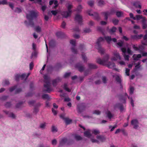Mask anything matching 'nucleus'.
<instances>
[{
	"label": "nucleus",
	"mask_w": 147,
	"mask_h": 147,
	"mask_svg": "<svg viewBox=\"0 0 147 147\" xmlns=\"http://www.w3.org/2000/svg\"><path fill=\"white\" fill-rule=\"evenodd\" d=\"M43 78H44V82L46 84L44 85L45 87L47 88L46 90L43 89V92H47L48 93H49L51 91L50 88V77L48 76L47 75H45L44 76Z\"/></svg>",
	"instance_id": "nucleus-1"
},
{
	"label": "nucleus",
	"mask_w": 147,
	"mask_h": 147,
	"mask_svg": "<svg viewBox=\"0 0 147 147\" xmlns=\"http://www.w3.org/2000/svg\"><path fill=\"white\" fill-rule=\"evenodd\" d=\"M109 59V55H105L102 59L100 58H98L96 59V62L102 65L105 64L108 60Z\"/></svg>",
	"instance_id": "nucleus-2"
},
{
	"label": "nucleus",
	"mask_w": 147,
	"mask_h": 147,
	"mask_svg": "<svg viewBox=\"0 0 147 147\" xmlns=\"http://www.w3.org/2000/svg\"><path fill=\"white\" fill-rule=\"evenodd\" d=\"M37 16V13L34 11H30L29 14H27L26 18L28 19H33L36 18Z\"/></svg>",
	"instance_id": "nucleus-3"
},
{
	"label": "nucleus",
	"mask_w": 147,
	"mask_h": 147,
	"mask_svg": "<svg viewBox=\"0 0 147 147\" xmlns=\"http://www.w3.org/2000/svg\"><path fill=\"white\" fill-rule=\"evenodd\" d=\"M84 103H82L78 104L77 106V110L78 113H81L84 111L86 108Z\"/></svg>",
	"instance_id": "nucleus-4"
},
{
	"label": "nucleus",
	"mask_w": 147,
	"mask_h": 147,
	"mask_svg": "<svg viewBox=\"0 0 147 147\" xmlns=\"http://www.w3.org/2000/svg\"><path fill=\"white\" fill-rule=\"evenodd\" d=\"M70 42L73 46V47L71 48L72 52L75 54H77V50L75 49L76 41L75 40H70Z\"/></svg>",
	"instance_id": "nucleus-5"
},
{
	"label": "nucleus",
	"mask_w": 147,
	"mask_h": 147,
	"mask_svg": "<svg viewBox=\"0 0 147 147\" xmlns=\"http://www.w3.org/2000/svg\"><path fill=\"white\" fill-rule=\"evenodd\" d=\"M75 20L77 21L79 24L80 25L82 24V19L81 15L79 14L76 15L75 17Z\"/></svg>",
	"instance_id": "nucleus-6"
},
{
	"label": "nucleus",
	"mask_w": 147,
	"mask_h": 147,
	"mask_svg": "<svg viewBox=\"0 0 147 147\" xmlns=\"http://www.w3.org/2000/svg\"><path fill=\"white\" fill-rule=\"evenodd\" d=\"M75 67L80 72H82L84 69V67L80 63L76 64L75 65Z\"/></svg>",
	"instance_id": "nucleus-7"
},
{
	"label": "nucleus",
	"mask_w": 147,
	"mask_h": 147,
	"mask_svg": "<svg viewBox=\"0 0 147 147\" xmlns=\"http://www.w3.org/2000/svg\"><path fill=\"white\" fill-rule=\"evenodd\" d=\"M138 122L136 119L132 120L131 121V124L134 125V128L137 129L138 127Z\"/></svg>",
	"instance_id": "nucleus-8"
},
{
	"label": "nucleus",
	"mask_w": 147,
	"mask_h": 147,
	"mask_svg": "<svg viewBox=\"0 0 147 147\" xmlns=\"http://www.w3.org/2000/svg\"><path fill=\"white\" fill-rule=\"evenodd\" d=\"M114 56L111 59L112 61H116L117 60H120L121 57L119 53L117 52H115L114 53Z\"/></svg>",
	"instance_id": "nucleus-9"
},
{
	"label": "nucleus",
	"mask_w": 147,
	"mask_h": 147,
	"mask_svg": "<svg viewBox=\"0 0 147 147\" xmlns=\"http://www.w3.org/2000/svg\"><path fill=\"white\" fill-rule=\"evenodd\" d=\"M61 80V79L59 77H57V78L52 81V84L53 86H56L57 84L60 82Z\"/></svg>",
	"instance_id": "nucleus-10"
},
{
	"label": "nucleus",
	"mask_w": 147,
	"mask_h": 147,
	"mask_svg": "<svg viewBox=\"0 0 147 147\" xmlns=\"http://www.w3.org/2000/svg\"><path fill=\"white\" fill-rule=\"evenodd\" d=\"M88 13L89 15L93 16L95 20L98 21L100 19V17L98 13L95 12L93 14H91L90 11H88Z\"/></svg>",
	"instance_id": "nucleus-11"
},
{
	"label": "nucleus",
	"mask_w": 147,
	"mask_h": 147,
	"mask_svg": "<svg viewBox=\"0 0 147 147\" xmlns=\"http://www.w3.org/2000/svg\"><path fill=\"white\" fill-rule=\"evenodd\" d=\"M96 47L98 50V51L101 54H103L105 52V50L104 49L101 48V45H96Z\"/></svg>",
	"instance_id": "nucleus-12"
},
{
	"label": "nucleus",
	"mask_w": 147,
	"mask_h": 147,
	"mask_svg": "<svg viewBox=\"0 0 147 147\" xmlns=\"http://www.w3.org/2000/svg\"><path fill=\"white\" fill-rule=\"evenodd\" d=\"M143 36V35L142 34H140L139 35H131V38L133 40H138L140 39Z\"/></svg>",
	"instance_id": "nucleus-13"
},
{
	"label": "nucleus",
	"mask_w": 147,
	"mask_h": 147,
	"mask_svg": "<svg viewBox=\"0 0 147 147\" xmlns=\"http://www.w3.org/2000/svg\"><path fill=\"white\" fill-rule=\"evenodd\" d=\"M71 13L68 11H64L62 13V15L63 17L67 18L71 15Z\"/></svg>",
	"instance_id": "nucleus-14"
},
{
	"label": "nucleus",
	"mask_w": 147,
	"mask_h": 147,
	"mask_svg": "<svg viewBox=\"0 0 147 147\" xmlns=\"http://www.w3.org/2000/svg\"><path fill=\"white\" fill-rule=\"evenodd\" d=\"M142 56L140 54H134L132 56L134 60L136 61L139 60L141 57Z\"/></svg>",
	"instance_id": "nucleus-15"
},
{
	"label": "nucleus",
	"mask_w": 147,
	"mask_h": 147,
	"mask_svg": "<svg viewBox=\"0 0 147 147\" xmlns=\"http://www.w3.org/2000/svg\"><path fill=\"white\" fill-rule=\"evenodd\" d=\"M96 138L102 142H104L106 140L105 137L103 135H99L96 136Z\"/></svg>",
	"instance_id": "nucleus-16"
},
{
	"label": "nucleus",
	"mask_w": 147,
	"mask_h": 147,
	"mask_svg": "<svg viewBox=\"0 0 147 147\" xmlns=\"http://www.w3.org/2000/svg\"><path fill=\"white\" fill-rule=\"evenodd\" d=\"M107 66L109 68H112L115 66V65L113 62H109L107 64Z\"/></svg>",
	"instance_id": "nucleus-17"
},
{
	"label": "nucleus",
	"mask_w": 147,
	"mask_h": 147,
	"mask_svg": "<svg viewBox=\"0 0 147 147\" xmlns=\"http://www.w3.org/2000/svg\"><path fill=\"white\" fill-rule=\"evenodd\" d=\"M67 140L66 138H64L62 139L60 142V145L61 146H62L66 143Z\"/></svg>",
	"instance_id": "nucleus-18"
},
{
	"label": "nucleus",
	"mask_w": 147,
	"mask_h": 147,
	"mask_svg": "<svg viewBox=\"0 0 147 147\" xmlns=\"http://www.w3.org/2000/svg\"><path fill=\"white\" fill-rule=\"evenodd\" d=\"M88 66L89 68L91 69H95L97 68V66L94 64L89 63L88 64Z\"/></svg>",
	"instance_id": "nucleus-19"
},
{
	"label": "nucleus",
	"mask_w": 147,
	"mask_h": 147,
	"mask_svg": "<svg viewBox=\"0 0 147 147\" xmlns=\"http://www.w3.org/2000/svg\"><path fill=\"white\" fill-rule=\"evenodd\" d=\"M63 35L64 33L61 32H58L56 33V35L58 38H62Z\"/></svg>",
	"instance_id": "nucleus-20"
},
{
	"label": "nucleus",
	"mask_w": 147,
	"mask_h": 147,
	"mask_svg": "<svg viewBox=\"0 0 147 147\" xmlns=\"http://www.w3.org/2000/svg\"><path fill=\"white\" fill-rule=\"evenodd\" d=\"M115 80L117 82L120 84L121 86L122 87V85L121 84V78H120L119 76H117L115 78Z\"/></svg>",
	"instance_id": "nucleus-21"
},
{
	"label": "nucleus",
	"mask_w": 147,
	"mask_h": 147,
	"mask_svg": "<svg viewBox=\"0 0 147 147\" xmlns=\"http://www.w3.org/2000/svg\"><path fill=\"white\" fill-rule=\"evenodd\" d=\"M74 138L77 141L80 140L82 139V138L81 136L76 134L74 135Z\"/></svg>",
	"instance_id": "nucleus-22"
},
{
	"label": "nucleus",
	"mask_w": 147,
	"mask_h": 147,
	"mask_svg": "<svg viewBox=\"0 0 147 147\" xmlns=\"http://www.w3.org/2000/svg\"><path fill=\"white\" fill-rule=\"evenodd\" d=\"M109 13V12L108 11L103 12L102 13V14L104 15L105 19L106 20H107L108 18V16L110 15Z\"/></svg>",
	"instance_id": "nucleus-23"
},
{
	"label": "nucleus",
	"mask_w": 147,
	"mask_h": 147,
	"mask_svg": "<svg viewBox=\"0 0 147 147\" xmlns=\"http://www.w3.org/2000/svg\"><path fill=\"white\" fill-rule=\"evenodd\" d=\"M104 40L103 38L102 37H100L97 40V41L96 42V45H101L100 44V42Z\"/></svg>",
	"instance_id": "nucleus-24"
},
{
	"label": "nucleus",
	"mask_w": 147,
	"mask_h": 147,
	"mask_svg": "<svg viewBox=\"0 0 147 147\" xmlns=\"http://www.w3.org/2000/svg\"><path fill=\"white\" fill-rule=\"evenodd\" d=\"M55 42L53 40H51L49 42V46L50 47H53L55 46Z\"/></svg>",
	"instance_id": "nucleus-25"
},
{
	"label": "nucleus",
	"mask_w": 147,
	"mask_h": 147,
	"mask_svg": "<svg viewBox=\"0 0 147 147\" xmlns=\"http://www.w3.org/2000/svg\"><path fill=\"white\" fill-rule=\"evenodd\" d=\"M140 63V62H138L137 65L135 66V67L134 69V71H135L139 69L141 67Z\"/></svg>",
	"instance_id": "nucleus-26"
},
{
	"label": "nucleus",
	"mask_w": 147,
	"mask_h": 147,
	"mask_svg": "<svg viewBox=\"0 0 147 147\" xmlns=\"http://www.w3.org/2000/svg\"><path fill=\"white\" fill-rule=\"evenodd\" d=\"M33 19H28L29 21L28 25L31 27H33L34 26V23L33 21Z\"/></svg>",
	"instance_id": "nucleus-27"
},
{
	"label": "nucleus",
	"mask_w": 147,
	"mask_h": 147,
	"mask_svg": "<svg viewBox=\"0 0 147 147\" xmlns=\"http://www.w3.org/2000/svg\"><path fill=\"white\" fill-rule=\"evenodd\" d=\"M85 136L88 138H90L91 136L90 132L89 131H86L84 133Z\"/></svg>",
	"instance_id": "nucleus-28"
},
{
	"label": "nucleus",
	"mask_w": 147,
	"mask_h": 147,
	"mask_svg": "<svg viewBox=\"0 0 147 147\" xmlns=\"http://www.w3.org/2000/svg\"><path fill=\"white\" fill-rule=\"evenodd\" d=\"M104 38L107 42L109 43H110V42L112 40V38L110 36H105Z\"/></svg>",
	"instance_id": "nucleus-29"
},
{
	"label": "nucleus",
	"mask_w": 147,
	"mask_h": 147,
	"mask_svg": "<svg viewBox=\"0 0 147 147\" xmlns=\"http://www.w3.org/2000/svg\"><path fill=\"white\" fill-rule=\"evenodd\" d=\"M65 121L66 123L68 125L70 124L72 120L68 118H65Z\"/></svg>",
	"instance_id": "nucleus-30"
},
{
	"label": "nucleus",
	"mask_w": 147,
	"mask_h": 147,
	"mask_svg": "<svg viewBox=\"0 0 147 147\" xmlns=\"http://www.w3.org/2000/svg\"><path fill=\"white\" fill-rule=\"evenodd\" d=\"M30 74L29 73H28L27 75L25 73H24L21 75H20V77L21 78H22V79L24 78L25 77H26V79L28 77Z\"/></svg>",
	"instance_id": "nucleus-31"
},
{
	"label": "nucleus",
	"mask_w": 147,
	"mask_h": 147,
	"mask_svg": "<svg viewBox=\"0 0 147 147\" xmlns=\"http://www.w3.org/2000/svg\"><path fill=\"white\" fill-rule=\"evenodd\" d=\"M9 84V82L8 80H4L2 83V85L5 86L6 85H8Z\"/></svg>",
	"instance_id": "nucleus-32"
},
{
	"label": "nucleus",
	"mask_w": 147,
	"mask_h": 147,
	"mask_svg": "<svg viewBox=\"0 0 147 147\" xmlns=\"http://www.w3.org/2000/svg\"><path fill=\"white\" fill-rule=\"evenodd\" d=\"M63 88L65 89L66 91L68 92H70L71 91V90L67 87V84L66 83H65L64 84L63 86Z\"/></svg>",
	"instance_id": "nucleus-33"
},
{
	"label": "nucleus",
	"mask_w": 147,
	"mask_h": 147,
	"mask_svg": "<svg viewBox=\"0 0 147 147\" xmlns=\"http://www.w3.org/2000/svg\"><path fill=\"white\" fill-rule=\"evenodd\" d=\"M92 133L95 135L99 134L100 133V131L98 129H94L92 131Z\"/></svg>",
	"instance_id": "nucleus-34"
},
{
	"label": "nucleus",
	"mask_w": 147,
	"mask_h": 147,
	"mask_svg": "<svg viewBox=\"0 0 147 147\" xmlns=\"http://www.w3.org/2000/svg\"><path fill=\"white\" fill-rule=\"evenodd\" d=\"M42 98L44 99H47L49 100V95L47 94H44L42 95Z\"/></svg>",
	"instance_id": "nucleus-35"
},
{
	"label": "nucleus",
	"mask_w": 147,
	"mask_h": 147,
	"mask_svg": "<svg viewBox=\"0 0 147 147\" xmlns=\"http://www.w3.org/2000/svg\"><path fill=\"white\" fill-rule=\"evenodd\" d=\"M107 114L108 117L109 119H111L113 117V115L110 111H108Z\"/></svg>",
	"instance_id": "nucleus-36"
},
{
	"label": "nucleus",
	"mask_w": 147,
	"mask_h": 147,
	"mask_svg": "<svg viewBox=\"0 0 147 147\" xmlns=\"http://www.w3.org/2000/svg\"><path fill=\"white\" fill-rule=\"evenodd\" d=\"M52 131L53 132H56L57 131V128L54 126L53 125L52 126Z\"/></svg>",
	"instance_id": "nucleus-37"
},
{
	"label": "nucleus",
	"mask_w": 147,
	"mask_h": 147,
	"mask_svg": "<svg viewBox=\"0 0 147 147\" xmlns=\"http://www.w3.org/2000/svg\"><path fill=\"white\" fill-rule=\"evenodd\" d=\"M23 102L22 101H21L18 104L16 105V107L17 108H20L22 106V105L23 104Z\"/></svg>",
	"instance_id": "nucleus-38"
},
{
	"label": "nucleus",
	"mask_w": 147,
	"mask_h": 147,
	"mask_svg": "<svg viewBox=\"0 0 147 147\" xmlns=\"http://www.w3.org/2000/svg\"><path fill=\"white\" fill-rule=\"evenodd\" d=\"M136 20H139L140 19L143 18L142 16V15H137L136 16Z\"/></svg>",
	"instance_id": "nucleus-39"
},
{
	"label": "nucleus",
	"mask_w": 147,
	"mask_h": 147,
	"mask_svg": "<svg viewBox=\"0 0 147 147\" xmlns=\"http://www.w3.org/2000/svg\"><path fill=\"white\" fill-rule=\"evenodd\" d=\"M122 104L120 103H117L114 106V108L115 109L117 108H119L120 106L122 105Z\"/></svg>",
	"instance_id": "nucleus-40"
},
{
	"label": "nucleus",
	"mask_w": 147,
	"mask_h": 147,
	"mask_svg": "<svg viewBox=\"0 0 147 147\" xmlns=\"http://www.w3.org/2000/svg\"><path fill=\"white\" fill-rule=\"evenodd\" d=\"M35 30L37 32H40L41 31V28L39 26H37L35 28Z\"/></svg>",
	"instance_id": "nucleus-41"
},
{
	"label": "nucleus",
	"mask_w": 147,
	"mask_h": 147,
	"mask_svg": "<svg viewBox=\"0 0 147 147\" xmlns=\"http://www.w3.org/2000/svg\"><path fill=\"white\" fill-rule=\"evenodd\" d=\"M72 5H69L67 7V11L70 13H71V9L72 8Z\"/></svg>",
	"instance_id": "nucleus-42"
},
{
	"label": "nucleus",
	"mask_w": 147,
	"mask_h": 147,
	"mask_svg": "<svg viewBox=\"0 0 147 147\" xmlns=\"http://www.w3.org/2000/svg\"><path fill=\"white\" fill-rule=\"evenodd\" d=\"M134 88L133 87H130L129 94H132L134 91Z\"/></svg>",
	"instance_id": "nucleus-43"
},
{
	"label": "nucleus",
	"mask_w": 147,
	"mask_h": 147,
	"mask_svg": "<svg viewBox=\"0 0 147 147\" xmlns=\"http://www.w3.org/2000/svg\"><path fill=\"white\" fill-rule=\"evenodd\" d=\"M7 4V2L6 0H3L2 1H0V5H5Z\"/></svg>",
	"instance_id": "nucleus-44"
},
{
	"label": "nucleus",
	"mask_w": 147,
	"mask_h": 147,
	"mask_svg": "<svg viewBox=\"0 0 147 147\" xmlns=\"http://www.w3.org/2000/svg\"><path fill=\"white\" fill-rule=\"evenodd\" d=\"M11 105V102H7L5 103V106L6 108H9L10 107Z\"/></svg>",
	"instance_id": "nucleus-45"
},
{
	"label": "nucleus",
	"mask_w": 147,
	"mask_h": 147,
	"mask_svg": "<svg viewBox=\"0 0 147 147\" xmlns=\"http://www.w3.org/2000/svg\"><path fill=\"white\" fill-rule=\"evenodd\" d=\"M112 22L115 25H116L118 24L119 20L117 19H113L112 20Z\"/></svg>",
	"instance_id": "nucleus-46"
},
{
	"label": "nucleus",
	"mask_w": 147,
	"mask_h": 147,
	"mask_svg": "<svg viewBox=\"0 0 147 147\" xmlns=\"http://www.w3.org/2000/svg\"><path fill=\"white\" fill-rule=\"evenodd\" d=\"M15 78L16 80L17 81H18L19 80V78H21L20 75L19 74H17L16 75Z\"/></svg>",
	"instance_id": "nucleus-47"
},
{
	"label": "nucleus",
	"mask_w": 147,
	"mask_h": 147,
	"mask_svg": "<svg viewBox=\"0 0 147 147\" xmlns=\"http://www.w3.org/2000/svg\"><path fill=\"white\" fill-rule=\"evenodd\" d=\"M100 111L99 110H95L93 111V114L96 115H99L100 114Z\"/></svg>",
	"instance_id": "nucleus-48"
},
{
	"label": "nucleus",
	"mask_w": 147,
	"mask_h": 147,
	"mask_svg": "<svg viewBox=\"0 0 147 147\" xmlns=\"http://www.w3.org/2000/svg\"><path fill=\"white\" fill-rule=\"evenodd\" d=\"M122 14V13L121 11H117L116 12V15L118 17H120Z\"/></svg>",
	"instance_id": "nucleus-49"
},
{
	"label": "nucleus",
	"mask_w": 147,
	"mask_h": 147,
	"mask_svg": "<svg viewBox=\"0 0 147 147\" xmlns=\"http://www.w3.org/2000/svg\"><path fill=\"white\" fill-rule=\"evenodd\" d=\"M88 5L91 7H92L94 5V2L92 1H90L88 2Z\"/></svg>",
	"instance_id": "nucleus-50"
},
{
	"label": "nucleus",
	"mask_w": 147,
	"mask_h": 147,
	"mask_svg": "<svg viewBox=\"0 0 147 147\" xmlns=\"http://www.w3.org/2000/svg\"><path fill=\"white\" fill-rule=\"evenodd\" d=\"M9 116L10 117H11L13 119L15 118V115L12 112H11L9 114Z\"/></svg>",
	"instance_id": "nucleus-51"
},
{
	"label": "nucleus",
	"mask_w": 147,
	"mask_h": 147,
	"mask_svg": "<svg viewBox=\"0 0 147 147\" xmlns=\"http://www.w3.org/2000/svg\"><path fill=\"white\" fill-rule=\"evenodd\" d=\"M71 73H66L64 75L63 77L65 78H66L70 76Z\"/></svg>",
	"instance_id": "nucleus-52"
},
{
	"label": "nucleus",
	"mask_w": 147,
	"mask_h": 147,
	"mask_svg": "<svg viewBox=\"0 0 147 147\" xmlns=\"http://www.w3.org/2000/svg\"><path fill=\"white\" fill-rule=\"evenodd\" d=\"M17 86L16 85L14 86L11 88H9V91L10 92H12L14 90L16 89V88L17 87Z\"/></svg>",
	"instance_id": "nucleus-53"
},
{
	"label": "nucleus",
	"mask_w": 147,
	"mask_h": 147,
	"mask_svg": "<svg viewBox=\"0 0 147 147\" xmlns=\"http://www.w3.org/2000/svg\"><path fill=\"white\" fill-rule=\"evenodd\" d=\"M115 10L114 9H112L110 10V12H109V13L110 15L113 14L115 13Z\"/></svg>",
	"instance_id": "nucleus-54"
},
{
	"label": "nucleus",
	"mask_w": 147,
	"mask_h": 147,
	"mask_svg": "<svg viewBox=\"0 0 147 147\" xmlns=\"http://www.w3.org/2000/svg\"><path fill=\"white\" fill-rule=\"evenodd\" d=\"M116 28L115 27H113L112 28L110 29V32L112 33L116 31Z\"/></svg>",
	"instance_id": "nucleus-55"
},
{
	"label": "nucleus",
	"mask_w": 147,
	"mask_h": 147,
	"mask_svg": "<svg viewBox=\"0 0 147 147\" xmlns=\"http://www.w3.org/2000/svg\"><path fill=\"white\" fill-rule=\"evenodd\" d=\"M82 57L83 60L84 61V62H87V57L84 54L82 55Z\"/></svg>",
	"instance_id": "nucleus-56"
},
{
	"label": "nucleus",
	"mask_w": 147,
	"mask_h": 147,
	"mask_svg": "<svg viewBox=\"0 0 147 147\" xmlns=\"http://www.w3.org/2000/svg\"><path fill=\"white\" fill-rule=\"evenodd\" d=\"M140 3V2L139 1H136L135 2H134L133 3V5L136 8H138V6L139 5V4Z\"/></svg>",
	"instance_id": "nucleus-57"
},
{
	"label": "nucleus",
	"mask_w": 147,
	"mask_h": 147,
	"mask_svg": "<svg viewBox=\"0 0 147 147\" xmlns=\"http://www.w3.org/2000/svg\"><path fill=\"white\" fill-rule=\"evenodd\" d=\"M66 25V23L64 21H63L62 22L61 26L63 28H65Z\"/></svg>",
	"instance_id": "nucleus-58"
},
{
	"label": "nucleus",
	"mask_w": 147,
	"mask_h": 147,
	"mask_svg": "<svg viewBox=\"0 0 147 147\" xmlns=\"http://www.w3.org/2000/svg\"><path fill=\"white\" fill-rule=\"evenodd\" d=\"M142 43L143 45L147 46V39L144 40H142Z\"/></svg>",
	"instance_id": "nucleus-59"
},
{
	"label": "nucleus",
	"mask_w": 147,
	"mask_h": 147,
	"mask_svg": "<svg viewBox=\"0 0 147 147\" xmlns=\"http://www.w3.org/2000/svg\"><path fill=\"white\" fill-rule=\"evenodd\" d=\"M138 49L139 51H142L144 49V48L142 45H140L138 46Z\"/></svg>",
	"instance_id": "nucleus-60"
},
{
	"label": "nucleus",
	"mask_w": 147,
	"mask_h": 147,
	"mask_svg": "<svg viewBox=\"0 0 147 147\" xmlns=\"http://www.w3.org/2000/svg\"><path fill=\"white\" fill-rule=\"evenodd\" d=\"M124 57L125 60L129 61V56L128 55H126L124 54Z\"/></svg>",
	"instance_id": "nucleus-61"
},
{
	"label": "nucleus",
	"mask_w": 147,
	"mask_h": 147,
	"mask_svg": "<svg viewBox=\"0 0 147 147\" xmlns=\"http://www.w3.org/2000/svg\"><path fill=\"white\" fill-rule=\"evenodd\" d=\"M133 48L136 51H139L138 47H136L135 45H132Z\"/></svg>",
	"instance_id": "nucleus-62"
},
{
	"label": "nucleus",
	"mask_w": 147,
	"mask_h": 147,
	"mask_svg": "<svg viewBox=\"0 0 147 147\" xmlns=\"http://www.w3.org/2000/svg\"><path fill=\"white\" fill-rule=\"evenodd\" d=\"M123 44V42L121 41L120 42H118L117 43V45L120 47H122Z\"/></svg>",
	"instance_id": "nucleus-63"
},
{
	"label": "nucleus",
	"mask_w": 147,
	"mask_h": 147,
	"mask_svg": "<svg viewBox=\"0 0 147 147\" xmlns=\"http://www.w3.org/2000/svg\"><path fill=\"white\" fill-rule=\"evenodd\" d=\"M46 126L45 123H41L40 125V127L42 129L44 128Z\"/></svg>",
	"instance_id": "nucleus-64"
}]
</instances>
